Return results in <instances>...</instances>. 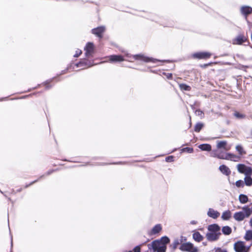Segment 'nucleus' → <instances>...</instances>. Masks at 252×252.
I'll list each match as a JSON object with an SVG mask.
<instances>
[{"label": "nucleus", "instance_id": "2eb2a0df", "mask_svg": "<svg viewBox=\"0 0 252 252\" xmlns=\"http://www.w3.org/2000/svg\"><path fill=\"white\" fill-rule=\"evenodd\" d=\"M219 170L223 175L226 176H229L231 173L229 168L224 164L220 166Z\"/></svg>", "mask_w": 252, "mask_h": 252}, {"label": "nucleus", "instance_id": "dca6fc26", "mask_svg": "<svg viewBox=\"0 0 252 252\" xmlns=\"http://www.w3.org/2000/svg\"><path fill=\"white\" fill-rule=\"evenodd\" d=\"M225 159L230 160L234 161H238L240 159V157L231 153L225 154Z\"/></svg>", "mask_w": 252, "mask_h": 252}, {"label": "nucleus", "instance_id": "ea45409f", "mask_svg": "<svg viewBox=\"0 0 252 252\" xmlns=\"http://www.w3.org/2000/svg\"><path fill=\"white\" fill-rule=\"evenodd\" d=\"M196 115L202 116V115L204 114L202 111L200 110V109H197L195 112Z\"/></svg>", "mask_w": 252, "mask_h": 252}, {"label": "nucleus", "instance_id": "b1692460", "mask_svg": "<svg viewBox=\"0 0 252 252\" xmlns=\"http://www.w3.org/2000/svg\"><path fill=\"white\" fill-rule=\"evenodd\" d=\"M162 229V227L160 224H156L154 226L151 230L152 234H156L159 233Z\"/></svg>", "mask_w": 252, "mask_h": 252}, {"label": "nucleus", "instance_id": "a19ab883", "mask_svg": "<svg viewBox=\"0 0 252 252\" xmlns=\"http://www.w3.org/2000/svg\"><path fill=\"white\" fill-rule=\"evenodd\" d=\"M82 54V51L81 50L78 49L76 51V53L74 55V57H78Z\"/></svg>", "mask_w": 252, "mask_h": 252}, {"label": "nucleus", "instance_id": "7c9ffc66", "mask_svg": "<svg viewBox=\"0 0 252 252\" xmlns=\"http://www.w3.org/2000/svg\"><path fill=\"white\" fill-rule=\"evenodd\" d=\"M55 78H53L51 79L48 80L46 81L45 82L43 83V85L45 86L46 89L48 90L51 88L52 87V85H50V84L52 82V81L55 79Z\"/></svg>", "mask_w": 252, "mask_h": 252}, {"label": "nucleus", "instance_id": "aec40b11", "mask_svg": "<svg viewBox=\"0 0 252 252\" xmlns=\"http://www.w3.org/2000/svg\"><path fill=\"white\" fill-rule=\"evenodd\" d=\"M54 171V170H50L48 171L45 174L40 176L39 178L37 180H35V181H34L33 182H32L29 184L26 185L25 188H27L29 187V186H30L31 185H32L34 183L37 182L38 180H39L40 179L42 178L45 176H48V175H50Z\"/></svg>", "mask_w": 252, "mask_h": 252}, {"label": "nucleus", "instance_id": "c9c22d12", "mask_svg": "<svg viewBox=\"0 0 252 252\" xmlns=\"http://www.w3.org/2000/svg\"><path fill=\"white\" fill-rule=\"evenodd\" d=\"M182 152H187L188 153H192L193 152V149L190 147H186L181 149Z\"/></svg>", "mask_w": 252, "mask_h": 252}, {"label": "nucleus", "instance_id": "e433bc0d", "mask_svg": "<svg viewBox=\"0 0 252 252\" xmlns=\"http://www.w3.org/2000/svg\"><path fill=\"white\" fill-rule=\"evenodd\" d=\"M243 210H245L246 212H249V217L252 214V207L251 208L249 207L248 206H245L242 208Z\"/></svg>", "mask_w": 252, "mask_h": 252}, {"label": "nucleus", "instance_id": "f3484780", "mask_svg": "<svg viewBox=\"0 0 252 252\" xmlns=\"http://www.w3.org/2000/svg\"><path fill=\"white\" fill-rule=\"evenodd\" d=\"M109 59L111 62H117L124 61V58L121 55H111L109 56Z\"/></svg>", "mask_w": 252, "mask_h": 252}, {"label": "nucleus", "instance_id": "f03ea898", "mask_svg": "<svg viewBox=\"0 0 252 252\" xmlns=\"http://www.w3.org/2000/svg\"><path fill=\"white\" fill-rule=\"evenodd\" d=\"M179 249L183 252H198L197 247H194L193 244L190 242H186L181 244Z\"/></svg>", "mask_w": 252, "mask_h": 252}, {"label": "nucleus", "instance_id": "2f4dec72", "mask_svg": "<svg viewBox=\"0 0 252 252\" xmlns=\"http://www.w3.org/2000/svg\"><path fill=\"white\" fill-rule=\"evenodd\" d=\"M233 115L234 117H235L238 119H243L246 118V115L243 114H241L239 113L238 111H235Z\"/></svg>", "mask_w": 252, "mask_h": 252}, {"label": "nucleus", "instance_id": "a18cd8bd", "mask_svg": "<svg viewBox=\"0 0 252 252\" xmlns=\"http://www.w3.org/2000/svg\"><path fill=\"white\" fill-rule=\"evenodd\" d=\"M252 245V244L251 245H250L249 246H246L245 245V248L244 249H245V252H249L250 247H251V246Z\"/></svg>", "mask_w": 252, "mask_h": 252}, {"label": "nucleus", "instance_id": "4468645a", "mask_svg": "<svg viewBox=\"0 0 252 252\" xmlns=\"http://www.w3.org/2000/svg\"><path fill=\"white\" fill-rule=\"evenodd\" d=\"M220 215V214L219 212L212 208H209L207 212V215L214 219L218 218Z\"/></svg>", "mask_w": 252, "mask_h": 252}, {"label": "nucleus", "instance_id": "de8ad7c7", "mask_svg": "<svg viewBox=\"0 0 252 252\" xmlns=\"http://www.w3.org/2000/svg\"><path fill=\"white\" fill-rule=\"evenodd\" d=\"M12 247H13V240H12V236H11V251H10V252H12Z\"/></svg>", "mask_w": 252, "mask_h": 252}, {"label": "nucleus", "instance_id": "c03bdc74", "mask_svg": "<svg viewBox=\"0 0 252 252\" xmlns=\"http://www.w3.org/2000/svg\"><path fill=\"white\" fill-rule=\"evenodd\" d=\"M178 240H181V244H182V243H184L183 242L186 241L187 238L186 237H184V236H181L180 238L179 239L178 238Z\"/></svg>", "mask_w": 252, "mask_h": 252}, {"label": "nucleus", "instance_id": "423d86ee", "mask_svg": "<svg viewBox=\"0 0 252 252\" xmlns=\"http://www.w3.org/2000/svg\"><path fill=\"white\" fill-rule=\"evenodd\" d=\"M245 242L241 241H238L234 244V250L236 252H246L245 251Z\"/></svg>", "mask_w": 252, "mask_h": 252}, {"label": "nucleus", "instance_id": "6e6552de", "mask_svg": "<svg viewBox=\"0 0 252 252\" xmlns=\"http://www.w3.org/2000/svg\"><path fill=\"white\" fill-rule=\"evenodd\" d=\"M211 54L207 52H197L193 54V57L194 58H196L198 59H205L209 58L211 56Z\"/></svg>", "mask_w": 252, "mask_h": 252}, {"label": "nucleus", "instance_id": "37998d69", "mask_svg": "<svg viewBox=\"0 0 252 252\" xmlns=\"http://www.w3.org/2000/svg\"><path fill=\"white\" fill-rule=\"evenodd\" d=\"M216 252H227V251L225 249H222L220 248H218L216 250Z\"/></svg>", "mask_w": 252, "mask_h": 252}, {"label": "nucleus", "instance_id": "09e8293b", "mask_svg": "<svg viewBox=\"0 0 252 252\" xmlns=\"http://www.w3.org/2000/svg\"><path fill=\"white\" fill-rule=\"evenodd\" d=\"M197 223V221L195 220H192L190 221V224H196Z\"/></svg>", "mask_w": 252, "mask_h": 252}, {"label": "nucleus", "instance_id": "39448f33", "mask_svg": "<svg viewBox=\"0 0 252 252\" xmlns=\"http://www.w3.org/2000/svg\"><path fill=\"white\" fill-rule=\"evenodd\" d=\"M221 234V232L215 233L209 231L206 233V237L209 241L214 242L217 241L219 239Z\"/></svg>", "mask_w": 252, "mask_h": 252}, {"label": "nucleus", "instance_id": "6ab92c4d", "mask_svg": "<svg viewBox=\"0 0 252 252\" xmlns=\"http://www.w3.org/2000/svg\"><path fill=\"white\" fill-rule=\"evenodd\" d=\"M211 156L213 157H217L220 159H225V154L220 153L218 151H213L211 153Z\"/></svg>", "mask_w": 252, "mask_h": 252}, {"label": "nucleus", "instance_id": "412c9836", "mask_svg": "<svg viewBox=\"0 0 252 252\" xmlns=\"http://www.w3.org/2000/svg\"><path fill=\"white\" fill-rule=\"evenodd\" d=\"M198 148L204 151H210L212 149L211 145L209 144H202L198 146Z\"/></svg>", "mask_w": 252, "mask_h": 252}, {"label": "nucleus", "instance_id": "8fccbe9b", "mask_svg": "<svg viewBox=\"0 0 252 252\" xmlns=\"http://www.w3.org/2000/svg\"><path fill=\"white\" fill-rule=\"evenodd\" d=\"M250 225L251 228H252V217L251 218L250 220Z\"/></svg>", "mask_w": 252, "mask_h": 252}, {"label": "nucleus", "instance_id": "cd10ccee", "mask_svg": "<svg viewBox=\"0 0 252 252\" xmlns=\"http://www.w3.org/2000/svg\"><path fill=\"white\" fill-rule=\"evenodd\" d=\"M239 200L242 204H245L248 201V197L246 195L241 194L239 196Z\"/></svg>", "mask_w": 252, "mask_h": 252}, {"label": "nucleus", "instance_id": "9b49d317", "mask_svg": "<svg viewBox=\"0 0 252 252\" xmlns=\"http://www.w3.org/2000/svg\"><path fill=\"white\" fill-rule=\"evenodd\" d=\"M247 41L246 37L243 34H239L233 40V44L241 45Z\"/></svg>", "mask_w": 252, "mask_h": 252}, {"label": "nucleus", "instance_id": "3c124183", "mask_svg": "<svg viewBox=\"0 0 252 252\" xmlns=\"http://www.w3.org/2000/svg\"><path fill=\"white\" fill-rule=\"evenodd\" d=\"M172 77V74H170L168 76V78H170V77Z\"/></svg>", "mask_w": 252, "mask_h": 252}, {"label": "nucleus", "instance_id": "4c0bfd02", "mask_svg": "<svg viewBox=\"0 0 252 252\" xmlns=\"http://www.w3.org/2000/svg\"><path fill=\"white\" fill-rule=\"evenodd\" d=\"M235 185L238 188L243 187L244 186V182L242 180H239L236 182Z\"/></svg>", "mask_w": 252, "mask_h": 252}, {"label": "nucleus", "instance_id": "f257e3e1", "mask_svg": "<svg viewBox=\"0 0 252 252\" xmlns=\"http://www.w3.org/2000/svg\"><path fill=\"white\" fill-rule=\"evenodd\" d=\"M169 242V238L167 236H164L160 239L154 240L151 244H148V248L149 249L152 248L154 252H165L166 245Z\"/></svg>", "mask_w": 252, "mask_h": 252}, {"label": "nucleus", "instance_id": "4be33fe9", "mask_svg": "<svg viewBox=\"0 0 252 252\" xmlns=\"http://www.w3.org/2000/svg\"><path fill=\"white\" fill-rule=\"evenodd\" d=\"M231 217V213L230 210L223 212L221 215V219L224 220H229Z\"/></svg>", "mask_w": 252, "mask_h": 252}, {"label": "nucleus", "instance_id": "864d4df0", "mask_svg": "<svg viewBox=\"0 0 252 252\" xmlns=\"http://www.w3.org/2000/svg\"><path fill=\"white\" fill-rule=\"evenodd\" d=\"M132 252V251H128V252Z\"/></svg>", "mask_w": 252, "mask_h": 252}, {"label": "nucleus", "instance_id": "a211bd4d", "mask_svg": "<svg viewBox=\"0 0 252 252\" xmlns=\"http://www.w3.org/2000/svg\"><path fill=\"white\" fill-rule=\"evenodd\" d=\"M192 238L197 242H200L203 240V236L198 231L194 232L192 234Z\"/></svg>", "mask_w": 252, "mask_h": 252}, {"label": "nucleus", "instance_id": "ddd939ff", "mask_svg": "<svg viewBox=\"0 0 252 252\" xmlns=\"http://www.w3.org/2000/svg\"><path fill=\"white\" fill-rule=\"evenodd\" d=\"M208 230L209 231L212 232H220V227L216 223L209 225L208 226Z\"/></svg>", "mask_w": 252, "mask_h": 252}, {"label": "nucleus", "instance_id": "72a5a7b5", "mask_svg": "<svg viewBox=\"0 0 252 252\" xmlns=\"http://www.w3.org/2000/svg\"><path fill=\"white\" fill-rule=\"evenodd\" d=\"M236 150L239 153L240 155H243L245 154V152L244 151L243 147L240 145H238L236 146Z\"/></svg>", "mask_w": 252, "mask_h": 252}, {"label": "nucleus", "instance_id": "bb28decb", "mask_svg": "<svg viewBox=\"0 0 252 252\" xmlns=\"http://www.w3.org/2000/svg\"><path fill=\"white\" fill-rule=\"evenodd\" d=\"M222 232L225 235H228L232 232V229L228 226H224L222 228Z\"/></svg>", "mask_w": 252, "mask_h": 252}, {"label": "nucleus", "instance_id": "5701e85b", "mask_svg": "<svg viewBox=\"0 0 252 252\" xmlns=\"http://www.w3.org/2000/svg\"><path fill=\"white\" fill-rule=\"evenodd\" d=\"M244 182V184L247 186H250L252 185V178L249 175V173L245 175Z\"/></svg>", "mask_w": 252, "mask_h": 252}, {"label": "nucleus", "instance_id": "58836bf2", "mask_svg": "<svg viewBox=\"0 0 252 252\" xmlns=\"http://www.w3.org/2000/svg\"><path fill=\"white\" fill-rule=\"evenodd\" d=\"M174 157L173 156H170L168 157H167L165 158V161L167 162H171L173 161L174 160Z\"/></svg>", "mask_w": 252, "mask_h": 252}, {"label": "nucleus", "instance_id": "f8f14e48", "mask_svg": "<svg viewBox=\"0 0 252 252\" xmlns=\"http://www.w3.org/2000/svg\"><path fill=\"white\" fill-rule=\"evenodd\" d=\"M241 12L247 19V16L252 12V8L249 6H243L241 8Z\"/></svg>", "mask_w": 252, "mask_h": 252}, {"label": "nucleus", "instance_id": "a878e982", "mask_svg": "<svg viewBox=\"0 0 252 252\" xmlns=\"http://www.w3.org/2000/svg\"><path fill=\"white\" fill-rule=\"evenodd\" d=\"M181 245V241L178 240V238L175 239L172 244L170 245V247L172 249L173 251H174L177 249V247Z\"/></svg>", "mask_w": 252, "mask_h": 252}, {"label": "nucleus", "instance_id": "49530a36", "mask_svg": "<svg viewBox=\"0 0 252 252\" xmlns=\"http://www.w3.org/2000/svg\"><path fill=\"white\" fill-rule=\"evenodd\" d=\"M68 69V68H66V69H65V70H62L61 73L59 74V75H62V74H65L66 72V70Z\"/></svg>", "mask_w": 252, "mask_h": 252}, {"label": "nucleus", "instance_id": "7ed1b4c3", "mask_svg": "<svg viewBox=\"0 0 252 252\" xmlns=\"http://www.w3.org/2000/svg\"><path fill=\"white\" fill-rule=\"evenodd\" d=\"M133 58L136 60H141L146 63L152 62L153 63H156L157 62H160V61L158 60L153 58L146 57L141 54L135 55L133 56Z\"/></svg>", "mask_w": 252, "mask_h": 252}, {"label": "nucleus", "instance_id": "f704fd0d", "mask_svg": "<svg viewBox=\"0 0 252 252\" xmlns=\"http://www.w3.org/2000/svg\"><path fill=\"white\" fill-rule=\"evenodd\" d=\"M226 145V142L225 141H219L217 144V148L219 149L224 148Z\"/></svg>", "mask_w": 252, "mask_h": 252}, {"label": "nucleus", "instance_id": "79ce46f5", "mask_svg": "<svg viewBox=\"0 0 252 252\" xmlns=\"http://www.w3.org/2000/svg\"><path fill=\"white\" fill-rule=\"evenodd\" d=\"M133 252H141L140 246H137L133 249Z\"/></svg>", "mask_w": 252, "mask_h": 252}, {"label": "nucleus", "instance_id": "c756f323", "mask_svg": "<svg viewBox=\"0 0 252 252\" xmlns=\"http://www.w3.org/2000/svg\"><path fill=\"white\" fill-rule=\"evenodd\" d=\"M179 87L182 91H189L191 90V87L186 84H180L179 85Z\"/></svg>", "mask_w": 252, "mask_h": 252}, {"label": "nucleus", "instance_id": "9d476101", "mask_svg": "<svg viewBox=\"0 0 252 252\" xmlns=\"http://www.w3.org/2000/svg\"><path fill=\"white\" fill-rule=\"evenodd\" d=\"M238 171L241 173H244L245 175L251 172V169L250 168H248L245 164H239L237 165Z\"/></svg>", "mask_w": 252, "mask_h": 252}, {"label": "nucleus", "instance_id": "473e14b6", "mask_svg": "<svg viewBox=\"0 0 252 252\" xmlns=\"http://www.w3.org/2000/svg\"><path fill=\"white\" fill-rule=\"evenodd\" d=\"M204 125L202 123H197L194 126V131L199 132L203 128Z\"/></svg>", "mask_w": 252, "mask_h": 252}, {"label": "nucleus", "instance_id": "c85d7f7f", "mask_svg": "<svg viewBox=\"0 0 252 252\" xmlns=\"http://www.w3.org/2000/svg\"><path fill=\"white\" fill-rule=\"evenodd\" d=\"M244 239L247 241H249L252 240V230H249L246 231L245 235L244 236Z\"/></svg>", "mask_w": 252, "mask_h": 252}, {"label": "nucleus", "instance_id": "603ef678", "mask_svg": "<svg viewBox=\"0 0 252 252\" xmlns=\"http://www.w3.org/2000/svg\"><path fill=\"white\" fill-rule=\"evenodd\" d=\"M191 108H192V109H193L194 108V106L193 105H191Z\"/></svg>", "mask_w": 252, "mask_h": 252}, {"label": "nucleus", "instance_id": "1a4fd4ad", "mask_svg": "<svg viewBox=\"0 0 252 252\" xmlns=\"http://www.w3.org/2000/svg\"><path fill=\"white\" fill-rule=\"evenodd\" d=\"M94 46L92 42H88L84 48L85 50V55L86 57H89L94 52Z\"/></svg>", "mask_w": 252, "mask_h": 252}, {"label": "nucleus", "instance_id": "20e7f679", "mask_svg": "<svg viewBox=\"0 0 252 252\" xmlns=\"http://www.w3.org/2000/svg\"><path fill=\"white\" fill-rule=\"evenodd\" d=\"M249 212H246L245 210L236 212L233 215L234 219L238 221L244 220L246 218L249 217Z\"/></svg>", "mask_w": 252, "mask_h": 252}, {"label": "nucleus", "instance_id": "0eeeda50", "mask_svg": "<svg viewBox=\"0 0 252 252\" xmlns=\"http://www.w3.org/2000/svg\"><path fill=\"white\" fill-rule=\"evenodd\" d=\"M105 28L104 26L98 27L92 30V33L99 38L102 37V34L105 32Z\"/></svg>", "mask_w": 252, "mask_h": 252}, {"label": "nucleus", "instance_id": "393cba45", "mask_svg": "<svg viewBox=\"0 0 252 252\" xmlns=\"http://www.w3.org/2000/svg\"><path fill=\"white\" fill-rule=\"evenodd\" d=\"M88 62H89L88 61H82L77 63H76L75 65L77 67H83V66H86V65H88V66H89V67L92 66L93 65V64H92L90 62H89V64H88Z\"/></svg>", "mask_w": 252, "mask_h": 252}]
</instances>
